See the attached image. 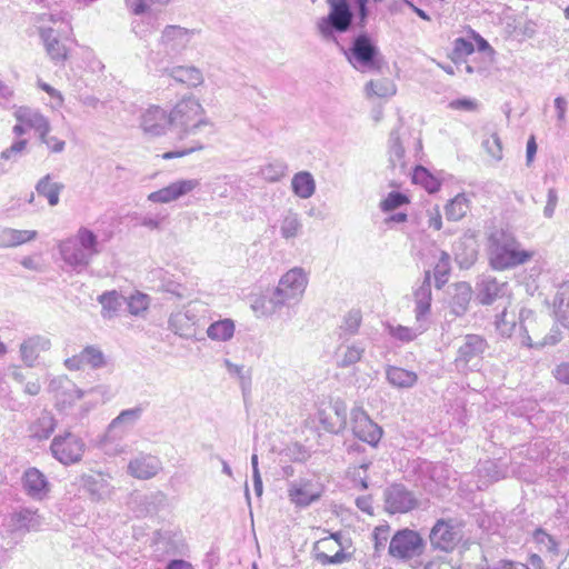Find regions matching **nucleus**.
I'll use <instances>...</instances> for the list:
<instances>
[{
  "mask_svg": "<svg viewBox=\"0 0 569 569\" xmlns=\"http://www.w3.org/2000/svg\"><path fill=\"white\" fill-rule=\"evenodd\" d=\"M169 119L174 139L186 144L183 148L164 152L162 159L181 158L203 149L200 134L206 127L210 126V122L204 117V109L197 98L188 96L179 100L169 111Z\"/></svg>",
  "mask_w": 569,
  "mask_h": 569,
  "instance_id": "nucleus-1",
  "label": "nucleus"
},
{
  "mask_svg": "<svg viewBox=\"0 0 569 569\" xmlns=\"http://www.w3.org/2000/svg\"><path fill=\"white\" fill-rule=\"evenodd\" d=\"M490 264L495 270H508L530 261L535 251L521 247L516 236L508 230H495L488 239Z\"/></svg>",
  "mask_w": 569,
  "mask_h": 569,
  "instance_id": "nucleus-2",
  "label": "nucleus"
},
{
  "mask_svg": "<svg viewBox=\"0 0 569 569\" xmlns=\"http://www.w3.org/2000/svg\"><path fill=\"white\" fill-rule=\"evenodd\" d=\"M62 261L74 272L84 271L100 253L98 236L87 227H80L73 237L58 244Z\"/></svg>",
  "mask_w": 569,
  "mask_h": 569,
  "instance_id": "nucleus-3",
  "label": "nucleus"
},
{
  "mask_svg": "<svg viewBox=\"0 0 569 569\" xmlns=\"http://www.w3.org/2000/svg\"><path fill=\"white\" fill-rule=\"evenodd\" d=\"M308 284V278L302 268H292L287 271L279 280L278 286L264 303V315L280 313L283 308L290 310L296 307Z\"/></svg>",
  "mask_w": 569,
  "mask_h": 569,
  "instance_id": "nucleus-4",
  "label": "nucleus"
},
{
  "mask_svg": "<svg viewBox=\"0 0 569 569\" xmlns=\"http://www.w3.org/2000/svg\"><path fill=\"white\" fill-rule=\"evenodd\" d=\"M329 13L320 18L317 29L326 40L335 38L336 33H346L352 27L355 13L349 0H327Z\"/></svg>",
  "mask_w": 569,
  "mask_h": 569,
  "instance_id": "nucleus-5",
  "label": "nucleus"
},
{
  "mask_svg": "<svg viewBox=\"0 0 569 569\" xmlns=\"http://www.w3.org/2000/svg\"><path fill=\"white\" fill-rule=\"evenodd\" d=\"M345 56L349 63L359 71H379L381 67L380 52L367 32L355 37Z\"/></svg>",
  "mask_w": 569,
  "mask_h": 569,
  "instance_id": "nucleus-6",
  "label": "nucleus"
},
{
  "mask_svg": "<svg viewBox=\"0 0 569 569\" xmlns=\"http://www.w3.org/2000/svg\"><path fill=\"white\" fill-rule=\"evenodd\" d=\"M489 345L480 335H466L458 346L455 367L459 372L478 371Z\"/></svg>",
  "mask_w": 569,
  "mask_h": 569,
  "instance_id": "nucleus-7",
  "label": "nucleus"
},
{
  "mask_svg": "<svg viewBox=\"0 0 569 569\" xmlns=\"http://www.w3.org/2000/svg\"><path fill=\"white\" fill-rule=\"evenodd\" d=\"M43 525V517L38 509L19 507L4 517L3 526L7 532L23 537L28 532H37Z\"/></svg>",
  "mask_w": 569,
  "mask_h": 569,
  "instance_id": "nucleus-8",
  "label": "nucleus"
},
{
  "mask_svg": "<svg viewBox=\"0 0 569 569\" xmlns=\"http://www.w3.org/2000/svg\"><path fill=\"white\" fill-rule=\"evenodd\" d=\"M426 543L422 537L415 530H398L389 543V555L400 560H410L422 555Z\"/></svg>",
  "mask_w": 569,
  "mask_h": 569,
  "instance_id": "nucleus-9",
  "label": "nucleus"
},
{
  "mask_svg": "<svg viewBox=\"0 0 569 569\" xmlns=\"http://www.w3.org/2000/svg\"><path fill=\"white\" fill-rule=\"evenodd\" d=\"M198 33L197 29L168 24L162 29L158 42L166 54L176 57L190 47L191 41Z\"/></svg>",
  "mask_w": 569,
  "mask_h": 569,
  "instance_id": "nucleus-10",
  "label": "nucleus"
},
{
  "mask_svg": "<svg viewBox=\"0 0 569 569\" xmlns=\"http://www.w3.org/2000/svg\"><path fill=\"white\" fill-rule=\"evenodd\" d=\"M462 537V529L456 520L439 519L430 531L429 540L435 550L451 552Z\"/></svg>",
  "mask_w": 569,
  "mask_h": 569,
  "instance_id": "nucleus-11",
  "label": "nucleus"
},
{
  "mask_svg": "<svg viewBox=\"0 0 569 569\" xmlns=\"http://www.w3.org/2000/svg\"><path fill=\"white\" fill-rule=\"evenodd\" d=\"M84 448L83 440L71 432L56 436L50 446L52 456L66 466L80 461Z\"/></svg>",
  "mask_w": 569,
  "mask_h": 569,
  "instance_id": "nucleus-12",
  "label": "nucleus"
},
{
  "mask_svg": "<svg viewBox=\"0 0 569 569\" xmlns=\"http://www.w3.org/2000/svg\"><path fill=\"white\" fill-rule=\"evenodd\" d=\"M385 510L388 513H407L418 506L413 491L402 483H393L383 491Z\"/></svg>",
  "mask_w": 569,
  "mask_h": 569,
  "instance_id": "nucleus-13",
  "label": "nucleus"
},
{
  "mask_svg": "<svg viewBox=\"0 0 569 569\" xmlns=\"http://www.w3.org/2000/svg\"><path fill=\"white\" fill-rule=\"evenodd\" d=\"M519 327L522 331L521 345L529 348H542L545 346H553L559 341L558 335L543 337L541 340L533 342V338L539 337V325L535 312L528 308H521L519 311Z\"/></svg>",
  "mask_w": 569,
  "mask_h": 569,
  "instance_id": "nucleus-14",
  "label": "nucleus"
},
{
  "mask_svg": "<svg viewBox=\"0 0 569 569\" xmlns=\"http://www.w3.org/2000/svg\"><path fill=\"white\" fill-rule=\"evenodd\" d=\"M140 128L150 138L164 136L171 130L169 111L160 106H149L140 114Z\"/></svg>",
  "mask_w": 569,
  "mask_h": 569,
  "instance_id": "nucleus-15",
  "label": "nucleus"
},
{
  "mask_svg": "<svg viewBox=\"0 0 569 569\" xmlns=\"http://www.w3.org/2000/svg\"><path fill=\"white\" fill-rule=\"evenodd\" d=\"M78 486L83 490L89 499L94 502L110 499L114 492V487L110 483L109 477L102 472L83 473L78 478Z\"/></svg>",
  "mask_w": 569,
  "mask_h": 569,
  "instance_id": "nucleus-16",
  "label": "nucleus"
},
{
  "mask_svg": "<svg viewBox=\"0 0 569 569\" xmlns=\"http://www.w3.org/2000/svg\"><path fill=\"white\" fill-rule=\"evenodd\" d=\"M351 425L352 432L359 440L372 447L379 443L382 429L370 419L362 408L356 407L351 410Z\"/></svg>",
  "mask_w": 569,
  "mask_h": 569,
  "instance_id": "nucleus-17",
  "label": "nucleus"
},
{
  "mask_svg": "<svg viewBox=\"0 0 569 569\" xmlns=\"http://www.w3.org/2000/svg\"><path fill=\"white\" fill-rule=\"evenodd\" d=\"M199 321L197 305L190 303L183 311L170 316L169 328L182 338L200 340L197 338Z\"/></svg>",
  "mask_w": 569,
  "mask_h": 569,
  "instance_id": "nucleus-18",
  "label": "nucleus"
},
{
  "mask_svg": "<svg viewBox=\"0 0 569 569\" xmlns=\"http://www.w3.org/2000/svg\"><path fill=\"white\" fill-rule=\"evenodd\" d=\"M200 186L199 179H181L149 193L148 200L154 203H169L192 192Z\"/></svg>",
  "mask_w": 569,
  "mask_h": 569,
  "instance_id": "nucleus-19",
  "label": "nucleus"
},
{
  "mask_svg": "<svg viewBox=\"0 0 569 569\" xmlns=\"http://www.w3.org/2000/svg\"><path fill=\"white\" fill-rule=\"evenodd\" d=\"M22 489L32 500L41 501L50 492L47 477L37 468L30 467L21 477Z\"/></svg>",
  "mask_w": 569,
  "mask_h": 569,
  "instance_id": "nucleus-20",
  "label": "nucleus"
},
{
  "mask_svg": "<svg viewBox=\"0 0 569 569\" xmlns=\"http://www.w3.org/2000/svg\"><path fill=\"white\" fill-rule=\"evenodd\" d=\"M132 510L138 517L153 516L164 509L168 503V496L158 490L150 493L136 495L131 500Z\"/></svg>",
  "mask_w": 569,
  "mask_h": 569,
  "instance_id": "nucleus-21",
  "label": "nucleus"
},
{
  "mask_svg": "<svg viewBox=\"0 0 569 569\" xmlns=\"http://www.w3.org/2000/svg\"><path fill=\"white\" fill-rule=\"evenodd\" d=\"M161 469L162 465L158 457L139 453L129 461L127 472L136 479L147 480L156 477Z\"/></svg>",
  "mask_w": 569,
  "mask_h": 569,
  "instance_id": "nucleus-22",
  "label": "nucleus"
},
{
  "mask_svg": "<svg viewBox=\"0 0 569 569\" xmlns=\"http://www.w3.org/2000/svg\"><path fill=\"white\" fill-rule=\"evenodd\" d=\"M402 123L399 122V126L393 128L389 134L388 139V161L389 167L392 170H399V172H405L407 168L406 163V154L403 148V136L401 132Z\"/></svg>",
  "mask_w": 569,
  "mask_h": 569,
  "instance_id": "nucleus-23",
  "label": "nucleus"
},
{
  "mask_svg": "<svg viewBox=\"0 0 569 569\" xmlns=\"http://www.w3.org/2000/svg\"><path fill=\"white\" fill-rule=\"evenodd\" d=\"M39 36L43 42L46 51L56 64H61L67 59L68 52L66 46L59 40L66 34L56 33L54 28L50 26H39Z\"/></svg>",
  "mask_w": 569,
  "mask_h": 569,
  "instance_id": "nucleus-24",
  "label": "nucleus"
},
{
  "mask_svg": "<svg viewBox=\"0 0 569 569\" xmlns=\"http://www.w3.org/2000/svg\"><path fill=\"white\" fill-rule=\"evenodd\" d=\"M49 390L54 393L57 401L63 406H71L84 396V391L67 377L53 378L49 383Z\"/></svg>",
  "mask_w": 569,
  "mask_h": 569,
  "instance_id": "nucleus-25",
  "label": "nucleus"
},
{
  "mask_svg": "<svg viewBox=\"0 0 569 569\" xmlns=\"http://www.w3.org/2000/svg\"><path fill=\"white\" fill-rule=\"evenodd\" d=\"M142 412L143 409L140 406L122 410L108 426L107 437L111 439L122 438L138 422Z\"/></svg>",
  "mask_w": 569,
  "mask_h": 569,
  "instance_id": "nucleus-26",
  "label": "nucleus"
},
{
  "mask_svg": "<svg viewBox=\"0 0 569 569\" xmlns=\"http://www.w3.org/2000/svg\"><path fill=\"white\" fill-rule=\"evenodd\" d=\"M508 290L507 282H499L491 276H485L477 284V297L480 303L491 305L498 298L506 296Z\"/></svg>",
  "mask_w": 569,
  "mask_h": 569,
  "instance_id": "nucleus-27",
  "label": "nucleus"
},
{
  "mask_svg": "<svg viewBox=\"0 0 569 569\" xmlns=\"http://www.w3.org/2000/svg\"><path fill=\"white\" fill-rule=\"evenodd\" d=\"M103 365V353L100 349L92 346L86 347L79 355H74L64 361V366L69 370H81L87 366L91 368H100Z\"/></svg>",
  "mask_w": 569,
  "mask_h": 569,
  "instance_id": "nucleus-28",
  "label": "nucleus"
},
{
  "mask_svg": "<svg viewBox=\"0 0 569 569\" xmlns=\"http://www.w3.org/2000/svg\"><path fill=\"white\" fill-rule=\"evenodd\" d=\"M51 347V341L43 336H33L26 339L20 345V357L23 363L32 368L41 351H47Z\"/></svg>",
  "mask_w": 569,
  "mask_h": 569,
  "instance_id": "nucleus-29",
  "label": "nucleus"
},
{
  "mask_svg": "<svg viewBox=\"0 0 569 569\" xmlns=\"http://www.w3.org/2000/svg\"><path fill=\"white\" fill-rule=\"evenodd\" d=\"M288 496L297 507L305 508L320 498V491L316 490L309 481L291 482Z\"/></svg>",
  "mask_w": 569,
  "mask_h": 569,
  "instance_id": "nucleus-30",
  "label": "nucleus"
},
{
  "mask_svg": "<svg viewBox=\"0 0 569 569\" xmlns=\"http://www.w3.org/2000/svg\"><path fill=\"white\" fill-rule=\"evenodd\" d=\"M163 73L189 88H196L204 81L201 70L193 66H174L164 69Z\"/></svg>",
  "mask_w": 569,
  "mask_h": 569,
  "instance_id": "nucleus-31",
  "label": "nucleus"
},
{
  "mask_svg": "<svg viewBox=\"0 0 569 569\" xmlns=\"http://www.w3.org/2000/svg\"><path fill=\"white\" fill-rule=\"evenodd\" d=\"M416 301V320L417 322L426 321V316L430 311L431 306V280L430 271H426L425 279L415 291Z\"/></svg>",
  "mask_w": 569,
  "mask_h": 569,
  "instance_id": "nucleus-32",
  "label": "nucleus"
},
{
  "mask_svg": "<svg viewBox=\"0 0 569 569\" xmlns=\"http://www.w3.org/2000/svg\"><path fill=\"white\" fill-rule=\"evenodd\" d=\"M552 311L556 320L569 329V280L558 286L552 300Z\"/></svg>",
  "mask_w": 569,
  "mask_h": 569,
  "instance_id": "nucleus-33",
  "label": "nucleus"
},
{
  "mask_svg": "<svg viewBox=\"0 0 569 569\" xmlns=\"http://www.w3.org/2000/svg\"><path fill=\"white\" fill-rule=\"evenodd\" d=\"M340 539V533H333L329 538H325L318 542L325 549H332L336 545L339 546V550L336 551L332 556H329L325 551H318L316 558L320 563L338 565L345 562L348 559V555L343 551Z\"/></svg>",
  "mask_w": 569,
  "mask_h": 569,
  "instance_id": "nucleus-34",
  "label": "nucleus"
},
{
  "mask_svg": "<svg viewBox=\"0 0 569 569\" xmlns=\"http://www.w3.org/2000/svg\"><path fill=\"white\" fill-rule=\"evenodd\" d=\"M29 141L27 139H16L8 148L0 153V176L10 170L9 163H16L27 153Z\"/></svg>",
  "mask_w": 569,
  "mask_h": 569,
  "instance_id": "nucleus-35",
  "label": "nucleus"
},
{
  "mask_svg": "<svg viewBox=\"0 0 569 569\" xmlns=\"http://www.w3.org/2000/svg\"><path fill=\"white\" fill-rule=\"evenodd\" d=\"M386 379L392 387L408 389L417 383L418 376L413 371L396 366H388L386 368Z\"/></svg>",
  "mask_w": 569,
  "mask_h": 569,
  "instance_id": "nucleus-36",
  "label": "nucleus"
},
{
  "mask_svg": "<svg viewBox=\"0 0 569 569\" xmlns=\"http://www.w3.org/2000/svg\"><path fill=\"white\" fill-rule=\"evenodd\" d=\"M38 233L34 230L0 229V248H11L32 241Z\"/></svg>",
  "mask_w": 569,
  "mask_h": 569,
  "instance_id": "nucleus-37",
  "label": "nucleus"
},
{
  "mask_svg": "<svg viewBox=\"0 0 569 569\" xmlns=\"http://www.w3.org/2000/svg\"><path fill=\"white\" fill-rule=\"evenodd\" d=\"M64 189L63 183L54 182L50 173L43 176L36 184V191L44 197L51 207L59 203L60 192Z\"/></svg>",
  "mask_w": 569,
  "mask_h": 569,
  "instance_id": "nucleus-38",
  "label": "nucleus"
},
{
  "mask_svg": "<svg viewBox=\"0 0 569 569\" xmlns=\"http://www.w3.org/2000/svg\"><path fill=\"white\" fill-rule=\"evenodd\" d=\"M471 199L465 193H458L445 206V216L449 221H459L466 217L470 210Z\"/></svg>",
  "mask_w": 569,
  "mask_h": 569,
  "instance_id": "nucleus-39",
  "label": "nucleus"
},
{
  "mask_svg": "<svg viewBox=\"0 0 569 569\" xmlns=\"http://www.w3.org/2000/svg\"><path fill=\"white\" fill-rule=\"evenodd\" d=\"M37 21L40 26L54 28L56 33L68 34L71 31L70 17L63 11L43 12L38 16Z\"/></svg>",
  "mask_w": 569,
  "mask_h": 569,
  "instance_id": "nucleus-40",
  "label": "nucleus"
},
{
  "mask_svg": "<svg viewBox=\"0 0 569 569\" xmlns=\"http://www.w3.org/2000/svg\"><path fill=\"white\" fill-rule=\"evenodd\" d=\"M292 192L300 199H309L315 194L316 181L309 171L297 172L291 180Z\"/></svg>",
  "mask_w": 569,
  "mask_h": 569,
  "instance_id": "nucleus-41",
  "label": "nucleus"
},
{
  "mask_svg": "<svg viewBox=\"0 0 569 569\" xmlns=\"http://www.w3.org/2000/svg\"><path fill=\"white\" fill-rule=\"evenodd\" d=\"M365 347L358 343L342 345L336 351L337 366L348 368L361 360Z\"/></svg>",
  "mask_w": 569,
  "mask_h": 569,
  "instance_id": "nucleus-42",
  "label": "nucleus"
},
{
  "mask_svg": "<svg viewBox=\"0 0 569 569\" xmlns=\"http://www.w3.org/2000/svg\"><path fill=\"white\" fill-rule=\"evenodd\" d=\"M13 117L17 122H22L29 129H33L34 131L48 121V118L39 110L26 106L17 107L14 109Z\"/></svg>",
  "mask_w": 569,
  "mask_h": 569,
  "instance_id": "nucleus-43",
  "label": "nucleus"
},
{
  "mask_svg": "<svg viewBox=\"0 0 569 569\" xmlns=\"http://www.w3.org/2000/svg\"><path fill=\"white\" fill-rule=\"evenodd\" d=\"M471 287L467 282H458L455 286V293L451 300V312L455 316H462L469 306L471 299Z\"/></svg>",
  "mask_w": 569,
  "mask_h": 569,
  "instance_id": "nucleus-44",
  "label": "nucleus"
},
{
  "mask_svg": "<svg viewBox=\"0 0 569 569\" xmlns=\"http://www.w3.org/2000/svg\"><path fill=\"white\" fill-rule=\"evenodd\" d=\"M234 329L233 320L226 318L212 322L207 329V336L213 341L224 342L233 337Z\"/></svg>",
  "mask_w": 569,
  "mask_h": 569,
  "instance_id": "nucleus-45",
  "label": "nucleus"
},
{
  "mask_svg": "<svg viewBox=\"0 0 569 569\" xmlns=\"http://www.w3.org/2000/svg\"><path fill=\"white\" fill-rule=\"evenodd\" d=\"M56 429V420L50 412L41 416L30 426V436L37 440L48 439Z\"/></svg>",
  "mask_w": 569,
  "mask_h": 569,
  "instance_id": "nucleus-46",
  "label": "nucleus"
},
{
  "mask_svg": "<svg viewBox=\"0 0 569 569\" xmlns=\"http://www.w3.org/2000/svg\"><path fill=\"white\" fill-rule=\"evenodd\" d=\"M365 91L368 98H390L396 94L397 87L391 79L381 78L377 80H370L366 83Z\"/></svg>",
  "mask_w": 569,
  "mask_h": 569,
  "instance_id": "nucleus-47",
  "label": "nucleus"
},
{
  "mask_svg": "<svg viewBox=\"0 0 569 569\" xmlns=\"http://www.w3.org/2000/svg\"><path fill=\"white\" fill-rule=\"evenodd\" d=\"M302 222L299 214L292 210L286 212L280 223V234L286 240H291L302 233Z\"/></svg>",
  "mask_w": 569,
  "mask_h": 569,
  "instance_id": "nucleus-48",
  "label": "nucleus"
},
{
  "mask_svg": "<svg viewBox=\"0 0 569 569\" xmlns=\"http://www.w3.org/2000/svg\"><path fill=\"white\" fill-rule=\"evenodd\" d=\"M427 329L425 321L417 322L416 327H405V326H388L389 335L393 338L402 341L410 342L415 340L418 336L422 335Z\"/></svg>",
  "mask_w": 569,
  "mask_h": 569,
  "instance_id": "nucleus-49",
  "label": "nucleus"
},
{
  "mask_svg": "<svg viewBox=\"0 0 569 569\" xmlns=\"http://www.w3.org/2000/svg\"><path fill=\"white\" fill-rule=\"evenodd\" d=\"M336 416V421H328V418H321L323 428L331 433H339L345 430L347 426V408L341 402H336L332 407V413Z\"/></svg>",
  "mask_w": 569,
  "mask_h": 569,
  "instance_id": "nucleus-50",
  "label": "nucleus"
},
{
  "mask_svg": "<svg viewBox=\"0 0 569 569\" xmlns=\"http://www.w3.org/2000/svg\"><path fill=\"white\" fill-rule=\"evenodd\" d=\"M98 301L102 307L101 315L103 318H112L121 308V296L116 291H106L98 297Z\"/></svg>",
  "mask_w": 569,
  "mask_h": 569,
  "instance_id": "nucleus-51",
  "label": "nucleus"
},
{
  "mask_svg": "<svg viewBox=\"0 0 569 569\" xmlns=\"http://www.w3.org/2000/svg\"><path fill=\"white\" fill-rule=\"evenodd\" d=\"M412 181L416 184L422 186L429 193L437 192L441 187V182L422 166L415 168Z\"/></svg>",
  "mask_w": 569,
  "mask_h": 569,
  "instance_id": "nucleus-52",
  "label": "nucleus"
},
{
  "mask_svg": "<svg viewBox=\"0 0 569 569\" xmlns=\"http://www.w3.org/2000/svg\"><path fill=\"white\" fill-rule=\"evenodd\" d=\"M437 263L433 268L436 287L440 289L447 281L451 270L450 256L442 250H438Z\"/></svg>",
  "mask_w": 569,
  "mask_h": 569,
  "instance_id": "nucleus-53",
  "label": "nucleus"
},
{
  "mask_svg": "<svg viewBox=\"0 0 569 569\" xmlns=\"http://www.w3.org/2000/svg\"><path fill=\"white\" fill-rule=\"evenodd\" d=\"M288 166L282 160H273L260 168L259 174L269 182H277L286 176Z\"/></svg>",
  "mask_w": 569,
  "mask_h": 569,
  "instance_id": "nucleus-54",
  "label": "nucleus"
},
{
  "mask_svg": "<svg viewBox=\"0 0 569 569\" xmlns=\"http://www.w3.org/2000/svg\"><path fill=\"white\" fill-rule=\"evenodd\" d=\"M132 32L141 40H147L157 30L156 19L142 17L134 19L131 23Z\"/></svg>",
  "mask_w": 569,
  "mask_h": 569,
  "instance_id": "nucleus-55",
  "label": "nucleus"
},
{
  "mask_svg": "<svg viewBox=\"0 0 569 569\" xmlns=\"http://www.w3.org/2000/svg\"><path fill=\"white\" fill-rule=\"evenodd\" d=\"M532 539L540 552L557 553L558 543L552 536L547 533L543 529L538 528L533 531Z\"/></svg>",
  "mask_w": 569,
  "mask_h": 569,
  "instance_id": "nucleus-56",
  "label": "nucleus"
},
{
  "mask_svg": "<svg viewBox=\"0 0 569 569\" xmlns=\"http://www.w3.org/2000/svg\"><path fill=\"white\" fill-rule=\"evenodd\" d=\"M171 0H126L128 10L136 16L146 14L154 6H167Z\"/></svg>",
  "mask_w": 569,
  "mask_h": 569,
  "instance_id": "nucleus-57",
  "label": "nucleus"
},
{
  "mask_svg": "<svg viewBox=\"0 0 569 569\" xmlns=\"http://www.w3.org/2000/svg\"><path fill=\"white\" fill-rule=\"evenodd\" d=\"M150 303L148 295L142 292H136L128 299V310L132 316H140L144 312Z\"/></svg>",
  "mask_w": 569,
  "mask_h": 569,
  "instance_id": "nucleus-58",
  "label": "nucleus"
},
{
  "mask_svg": "<svg viewBox=\"0 0 569 569\" xmlns=\"http://www.w3.org/2000/svg\"><path fill=\"white\" fill-rule=\"evenodd\" d=\"M478 471L490 481H498L506 477V470L501 469L497 462L490 460L481 463Z\"/></svg>",
  "mask_w": 569,
  "mask_h": 569,
  "instance_id": "nucleus-59",
  "label": "nucleus"
},
{
  "mask_svg": "<svg viewBox=\"0 0 569 569\" xmlns=\"http://www.w3.org/2000/svg\"><path fill=\"white\" fill-rule=\"evenodd\" d=\"M496 326L502 336L510 337L517 327L515 316L512 315L509 318L507 309H503V311L497 316Z\"/></svg>",
  "mask_w": 569,
  "mask_h": 569,
  "instance_id": "nucleus-60",
  "label": "nucleus"
},
{
  "mask_svg": "<svg viewBox=\"0 0 569 569\" xmlns=\"http://www.w3.org/2000/svg\"><path fill=\"white\" fill-rule=\"evenodd\" d=\"M409 200L407 196L399 191H391L385 200L380 203V209L383 212L392 211L402 204L407 203Z\"/></svg>",
  "mask_w": 569,
  "mask_h": 569,
  "instance_id": "nucleus-61",
  "label": "nucleus"
},
{
  "mask_svg": "<svg viewBox=\"0 0 569 569\" xmlns=\"http://www.w3.org/2000/svg\"><path fill=\"white\" fill-rule=\"evenodd\" d=\"M361 323V313L359 310H350L341 325V329L349 335H355Z\"/></svg>",
  "mask_w": 569,
  "mask_h": 569,
  "instance_id": "nucleus-62",
  "label": "nucleus"
},
{
  "mask_svg": "<svg viewBox=\"0 0 569 569\" xmlns=\"http://www.w3.org/2000/svg\"><path fill=\"white\" fill-rule=\"evenodd\" d=\"M357 10V26L359 28H365L367 24V20L369 17L368 3L369 0H351Z\"/></svg>",
  "mask_w": 569,
  "mask_h": 569,
  "instance_id": "nucleus-63",
  "label": "nucleus"
},
{
  "mask_svg": "<svg viewBox=\"0 0 569 569\" xmlns=\"http://www.w3.org/2000/svg\"><path fill=\"white\" fill-rule=\"evenodd\" d=\"M473 51H475V47H473V43L470 40L465 39V38H458V39L455 40L453 53L458 58H462V57L469 56Z\"/></svg>",
  "mask_w": 569,
  "mask_h": 569,
  "instance_id": "nucleus-64",
  "label": "nucleus"
}]
</instances>
